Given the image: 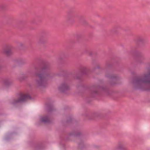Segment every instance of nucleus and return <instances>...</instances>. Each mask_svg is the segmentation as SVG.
<instances>
[{"instance_id": "8", "label": "nucleus", "mask_w": 150, "mask_h": 150, "mask_svg": "<svg viewBox=\"0 0 150 150\" xmlns=\"http://www.w3.org/2000/svg\"><path fill=\"white\" fill-rule=\"evenodd\" d=\"M106 76L111 79L117 80L120 78V76L117 74H108Z\"/></svg>"}, {"instance_id": "32", "label": "nucleus", "mask_w": 150, "mask_h": 150, "mask_svg": "<svg viewBox=\"0 0 150 150\" xmlns=\"http://www.w3.org/2000/svg\"><path fill=\"white\" fill-rule=\"evenodd\" d=\"M90 37H93V35H91L90 36Z\"/></svg>"}, {"instance_id": "7", "label": "nucleus", "mask_w": 150, "mask_h": 150, "mask_svg": "<svg viewBox=\"0 0 150 150\" xmlns=\"http://www.w3.org/2000/svg\"><path fill=\"white\" fill-rule=\"evenodd\" d=\"M13 82L12 80L10 78H6L3 80L4 85L6 87H9L12 85Z\"/></svg>"}, {"instance_id": "19", "label": "nucleus", "mask_w": 150, "mask_h": 150, "mask_svg": "<svg viewBox=\"0 0 150 150\" xmlns=\"http://www.w3.org/2000/svg\"><path fill=\"white\" fill-rule=\"evenodd\" d=\"M11 139V134L7 135L5 138V139L6 141H8Z\"/></svg>"}, {"instance_id": "2", "label": "nucleus", "mask_w": 150, "mask_h": 150, "mask_svg": "<svg viewBox=\"0 0 150 150\" xmlns=\"http://www.w3.org/2000/svg\"><path fill=\"white\" fill-rule=\"evenodd\" d=\"M51 67L49 63H44L41 67V70L43 72H37L35 73L34 83L35 86L38 88H42L47 86L46 79L50 78L53 76V75L50 71Z\"/></svg>"}, {"instance_id": "18", "label": "nucleus", "mask_w": 150, "mask_h": 150, "mask_svg": "<svg viewBox=\"0 0 150 150\" xmlns=\"http://www.w3.org/2000/svg\"><path fill=\"white\" fill-rule=\"evenodd\" d=\"M5 7V5L3 3H0V10H3L4 9Z\"/></svg>"}, {"instance_id": "17", "label": "nucleus", "mask_w": 150, "mask_h": 150, "mask_svg": "<svg viewBox=\"0 0 150 150\" xmlns=\"http://www.w3.org/2000/svg\"><path fill=\"white\" fill-rule=\"evenodd\" d=\"M42 37H48V33L46 32H43L42 33Z\"/></svg>"}, {"instance_id": "33", "label": "nucleus", "mask_w": 150, "mask_h": 150, "mask_svg": "<svg viewBox=\"0 0 150 150\" xmlns=\"http://www.w3.org/2000/svg\"><path fill=\"white\" fill-rule=\"evenodd\" d=\"M35 148H36V149H37V146H36Z\"/></svg>"}, {"instance_id": "24", "label": "nucleus", "mask_w": 150, "mask_h": 150, "mask_svg": "<svg viewBox=\"0 0 150 150\" xmlns=\"http://www.w3.org/2000/svg\"><path fill=\"white\" fill-rule=\"evenodd\" d=\"M138 40L139 42L141 43L143 42V40L142 39V38H139Z\"/></svg>"}, {"instance_id": "5", "label": "nucleus", "mask_w": 150, "mask_h": 150, "mask_svg": "<svg viewBox=\"0 0 150 150\" xmlns=\"http://www.w3.org/2000/svg\"><path fill=\"white\" fill-rule=\"evenodd\" d=\"M58 88L59 91L63 93L65 92L70 89L69 85L66 82H62L59 86Z\"/></svg>"}, {"instance_id": "25", "label": "nucleus", "mask_w": 150, "mask_h": 150, "mask_svg": "<svg viewBox=\"0 0 150 150\" xmlns=\"http://www.w3.org/2000/svg\"><path fill=\"white\" fill-rule=\"evenodd\" d=\"M88 54H89L90 55H91L92 54V53L91 51H88Z\"/></svg>"}, {"instance_id": "27", "label": "nucleus", "mask_w": 150, "mask_h": 150, "mask_svg": "<svg viewBox=\"0 0 150 150\" xmlns=\"http://www.w3.org/2000/svg\"><path fill=\"white\" fill-rule=\"evenodd\" d=\"M118 34V33L116 31L114 33V34L115 35H117Z\"/></svg>"}, {"instance_id": "3", "label": "nucleus", "mask_w": 150, "mask_h": 150, "mask_svg": "<svg viewBox=\"0 0 150 150\" xmlns=\"http://www.w3.org/2000/svg\"><path fill=\"white\" fill-rule=\"evenodd\" d=\"M30 99L31 97L29 94L20 93L17 97L12 99L10 103L12 106L17 107L19 104L25 103Z\"/></svg>"}, {"instance_id": "21", "label": "nucleus", "mask_w": 150, "mask_h": 150, "mask_svg": "<svg viewBox=\"0 0 150 150\" xmlns=\"http://www.w3.org/2000/svg\"><path fill=\"white\" fill-rule=\"evenodd\" d=\"M116 82L115 81H110L109 83L111 85H114L116 83Z\"/></svg>"}, {"instance_id": "13", "label": "nucleus", "mask_w": 150, "mask_h": 150, "mask_svg": "<svg viewBox=\"0 0 150 150\" xmlns=\"http://www.w3.org/2000/svg\"><path fill=\"white\" fill-rule=\"evenodd\" d=\"M99 114L97 112H94L92 114L88 116V119L90 120H94L96 117L98 116Z\"/></svg>"}, {"instance_id": "9", "label": "nucleus", "mask_w": 150, "mask_h": 150, "mask_svg": "<svg viewBox=\"0 0 150 150\" xmlns=\"http://www.w3.org/2000/svg\"><path fill=\"white\" fill-rule=\"evenodd\" d=\"M81 134V133L78 131H74L69 133L66 136V139H68V137L71 136H74L76 137H78L80 136Z\"/></svg>"}, {"instance_id": "28", "label": "nucleus", "mask_w": 150, "mask_h": 150, "mask_svg": "<svg viewBox=\"0 0 150 150\" xmlns=\"http://www.w3.org/2000/svg\"><path fill=\"white\" fill-rule=\"evenodd\" d=\"M38 68L37 67H34V69L35 71H37L38 70Z\"/></svg>"}, {"instance_id": "35", "label": "nucleus", "mask_w": 150, "mask_h": 150, "mask_svg": "<svg viewBox=\"0 0 150 150\" xmlns=\"http://www.w3.org/2000/svg\"><path fill=\"white\" fill-rule=\"evenodd\" d=\"M23 45L21 44V46H23Z\"/></svg>"}, {"instance_id": "31", "label": "nucleus", "mask_w": 150, "mask_h": 150, "mask_svg": "<svg viewBox=\"0 0 150 150\" xmlns=\"http://www.w3.org/2000/svg\"><path fill=\"white\" fill-rule=\"evenodd\" d=\"M23 64H24V63H25V62H24L23 61Z\"/></svg>"}, {"instance_id": "1", "label": "nucleus", "mask_w": 150, "mask_h": 150, "mask_svg": "<svg viewBox=\"0 0 150 150\" xmlns=\"http://www.w3.org/2000/svg\"><path fill=\"white\" fill-rule=\"evenodd\" d=\"M146 71L140 76L136 77L132 81L133 88L142 91H150V63L147 64Z\"/></svg>"}, {"instance_id": "10", "label": "nucleus", "mask_w": 150, "mask_h": 150, "mask_svg": "<svg viewBox=\"0 0 150 150\" xmlns=\"http://www.w3.org/2000/svg\"><path fill=\"white\" fill-rule=\"evenodd\" d=\"M117 150H126L127 149L124 145L121 143H119L115 148Z\"/></svg>"}, {"instance_id": "20", "label": "nucleus", "mask_w": 150, "mask_h": 150, "mask_svg": "<svg viewBox=\"0 0 150 150\" xmlns=\"http://www.w3.org/2000/svg\"><path fill=\"white\" fill-rule=\"evenodd\" d=\"M100 67L99 65L97 64L95 67L93 68L92 69V71H94L96 69H100Z\"/></svg>"}, {"instance_id": "29", "label": "nucleus", "mask_w": 150, "mask_h": 150, "mask_svg": "<svg viewBox=\"0 0 150 150\" xmlns=\"http://www.w3.org/2000/svg\"><path fill=\"white\" fill-rule=\"evenodd\" d=\"M76 78L77 79H80V76H78V75H76Z\"/></svg>"}, {"instance_id": "14", "label": "nucleus", "mask_w": 150, "mask_h": 150, "mask_svg": "<svg viewBox=\"0 0 150 150\" xmlns=\"http://www.w3.org/2000/svg\"><path fill=\"white\" fill-rule=\"evenodd\" d=\"M86 146L84 144V142L82 140H81L78 144V147L81 149H83L85 148Z\"/></svg>"}, {"instance_id": "15", "label": "nucleus", "mask_w": 150, "mask_h": 150, "mask_svg": "<svg viewBox=\"0 0 150 150\" xmlns=\"http://www.w3.org/2000/svg\"><path fill=\"white\" fill-rule=\"evenodd\" d=\"M53 106L52 104H48L47 106V109L48 111L51 112L53 110Z\"/></svg>"}, {"instance_id": "22", "label": "nucleus", "mask_w": 150, "mask_h": 150, "mask_svg": "<svg viewBox=\"0 0 150 150\" xmlns=\"http://www.w3.org/2000/svg\"><path fill=\"white\" fill-rule=\"evenodd\" d=\"M84 25H88V23L87 21L86 20H83L82 21Z\"/></svg>"}, {"instance_id": "23", "label": "nucleus", "mask_w": 150, "mask_h": 150, "mask_svg": "<svg viewBox=\"0 0 150 150\" xmlns=\"http://www.w3.org/2000/svg\"><path fill=\"white\" fill-rule=\"evenodd\" d=\"M72 118L71 117H69L67 118V122H70L72 120Z\"/></svg>"}, {"instance_id": "16", "label": "nucleus", "mask_w": 150, "mask_h": 150, "mask_svg": "<svg viewBox=\"0 0 150 150\" xmlns=\"http://www.w3.org/2000/svg\"><path fill=\"white\" fill-rule=\"evenodd\" d=\"M28 77L26 75H23L21 76H18V79L20 81H22L23 80L25 79Z\"/></svg>"}, {"instance_id": "12", "label": "nucleus", "mask_w": 150, "mask_h": 150, "mask_svg": "<svg viewBox=\"0 0 150 150\" xmlns=\"http://www.w3.org/2000/svg\"><path fill=\"white\" fill-rule=\"evenodd\" d=\"M89 71L88 69L85 67H82L80 70V75L86 74Z\"/></svg>"}, {"instance_id": "6", "label": "nucleus", "mask_w": 150, "mask_h": 150, "mask_svg": "<svg viewBox=\"0 0 150 150\" xmlns=\"http://www.w3.org/2000/svg\"><path fill=\"white\" fill-rule=\"evenodd\" d=\"M3 52L7 57L10 56L12 54L11 47L7 46L3 50Z\"/></svg>"}, {"instance_id": "26", "label": "nucleus", "mask_w": 150, "mask_h": 150, "mask_svg": "<svg viewBox=\"0 0 150 150\" xmlns=\"http://www.w3.org/2000/svg\"><path fill=\"white\" fill-rule=\"evenodd\" d=\"M69 20L72 23H74L75 22L74 20H71L70 19H69Z\"/></svg>"}, {"instance_id": "4", "label": "nucleus", "mask_w": 150, "mask_h": 150, "mask_svg": "<svg viewBox=\"0 0 150 150\" xmlns=\"http://www.w3.org/2000/svg\"><path fill=\"white\" fill-rule=\"evenodd\" d=\"M93 89L92 90V94L95 95L98 94V90L101 89L103 91L105 92L108 94H110V93L109 92V90L105 86H100L99 85H95L93 87Z\"/></svg>"}, {"instance_id": "34", "label": "nucleus", "mask_w": 150, "mask_h": 150, "mask_svg": "<svg viewBox=\"0 0 150 150\" xmlns=\"http://www.w3.org/2000/svg\"><path fill=\"white\" fill-rule=\"evenodd\" d=\"M113 30H111V31L112 32H113Z\"/></svg>"}, {"instance_id": "30", "label": "nucleus", "mask_w": 150, "mask_h": 150, "mask_svg": "<svg viewBox=\"0 0 150 150\" xmlns=\"http://www.w3.org/2000/svg\"><path fill=\"white\" fill-rule=\"evenodd\" d=\"M138 62L139 63H140V64H142V63H143V62H141L140 61H138Z\"/></svg>"}, {"instance_id": "11", "label": "nucleus", "mask_w": 150, "mask_h": 150, "mask_svg": "<svg viewBox=\"0 0 150 150\" xmlns=\"http://www.w3.org/2000/svg\"><path fill=\"white\" fill-rule=\"evenodd\" d=\"M41 121L45 124L50 122V118L47 116H45L42 117L41 119Z\"/></svg>"}]
</instances>
